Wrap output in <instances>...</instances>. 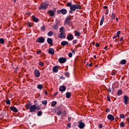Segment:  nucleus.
Returning <instances> with one entry per match:
<instances>
[{"mask_svg": "<svg viewBox=\"0 0 129 129\" xmlns=\"http://www.w3.org/2000/svg\"><path fill=\"white\" fill-rule=\"evenodd\" d=\"M61 113H62V111L59 110V111L57 112V115H60Z\"/></svg>", "mask_w": 129, "mask_h": 129, "instance_id": "obj_47", "label": "nucleus"}, {"mask_svg": "<svg viewBox=\"0 0 129 129\" xmlns=\"http://www.w3.org/2000/svg\"><path fill=\"white\" fill-rule=\"evenodd\" d=\"M59 90L61 92L65 91V90H66V87H65V86H60Z\"/></svg>", "mask_w": 129, "mask_h": 129, "instance_id": "obj_16", "label": "nucleus"}, {"mask_svg": "<svg viewBox=\"0 0 129 129\" xmlns=\"http://www.w3.org/2000/svg\"><path fill=\"white\" fill-rule=\"evenodd\" d=\"M43 85L39 84L37 85L38 89H40L41 90V89H43Z\"/></svg>", "mask_w": 129, "mask_h": 129, "instance_id": "obj_30", "label": "nucleus"}, {"mask_svg": "<svg viewBox=\"0 0 129 129\" xmlns=\"http://www.w3.org/2000/svg\"><path fill=\"white\" fill-rule=\"evenodd\" d=\"M58 66H57L53 67L52 69L53 72L54 73H57V72H58Z\"/></svg>", "mask_w": 129, "mask_h": 129, "instance_id": "obj_19", "label": "nucleus"}, {"mask_svg": "<svg viewBox=\"0 0 129 129\" xmlns=\"http://www.w3.org/2000/svg\"><path fill=\"white\" fill-rule=\"evenodd\" d=\"M48 6H49V4L46 3H42L39 8V11H41V10H46V8H48Z\"/></svg>", "mask_w": 129, "mask_h": 129, "instance_id": "obj_2", "label": "nucleus"}, {"mask_svg": "<svg viewBox=\"0 0 129 129\" xmlns=\"http://www.w3.org/2000/svg\"><path fill=\"white\" fill-rule=\"evenodd\" d=\"M60 39H65L66 38V34L64 32H61L58 36Z\"/></svg>", "mask_w": 129, "mask_h": 129, "instance_id": "obj_8", "label": "nucleus"}, {"mask_svg": "<svg viewBox=\"0 0 129 129\" xmlns=\"http://www.w3.org/2000/svg\"><path fill=\"white\" fill-rule=\"evenodd\" d=\"M58 93H59L58 92L54 93L53 94L54 96H56V95H57V94H58Z\"/></svg>", "mask_w": 129, "mask_h": 129, "instance_id": "obj_56", "label": "nucleus"}, {"mask_svg": "<svg viewBox=\"0 0 129 129\" xmlns=\"http://www.w3.org/2000/svg\"><path fill=\"white\" fill-rule=\"evenodd\" d=\"M110 20L113 21V20H115V14L114 13H112L111 16Z\"/></svg>", "mask_w": 129, "mask_h": 129, "instance_id": "obj_27", "label": "nucleus"}, {"mask_svg": "<svg viewBox=\"0 0 129 129\" xmlns=\"http://www.w3.org/2000/svg\"><path fill=\"white\" fill-rule=\"evenodd\" d=\"M42 111H39L38 112H37V115L38 116H41V115H42Z\"/></svg>", "mask_w": 129, "mask_h": 129, "instance_id": "obj_38", "label": "nucleus"}, {"mask_svg": "<svg viewBox=\"0 0 129 129\" xmlns=\"http://www.w3.org/2000/svg\"><path fill=\"white\" fill-rule=\"evenodd\" d=\"M110 111V110L109 108H107L106 110V112H109Z\"/></svg>", "mask_w": 129, "mask_h": 129, "instance_id": "obj_54", "label": "nucleus"}, {"mask_svg": "<svg viewBox=\"0 0 129 129\" xmlns=\"http://www.w3.org/2000/svg\"><path fill=\"white\" fill-rule=\"evenodd\" d=\"M77 43V40H74L73 41V44H76Z\"/></svg>", "mask_w": 129, "mask_h": 129, "instance_id": "obj_51", "label": "nucleus"}, {"mask_svg": "<svg viewBox=\"0 0 129 129\" xmlns=\"http://www.w3.org/2000/svg\"><path fill=\"white\" fill-rule=\"evenodd\" d=\"M68 56H69V57L70 58H72V53H71V52L69 53Z\"/></svg>", "mask_w": 129, "mask_h": 129, "instance_id": "obj_46", "label": "nucleus"}, {"mask_svg": "<svg viewBox=\"0 0 129 129\" xmlns=\"http://www.w3.org/2000/svg\"><path fill=\"white\" fill-rule=\"evenodd\" d=\"M67 40H69V41H72L74 39V37H73V35L72 34H69L68 35L67 37Z\"/></svg>", "mask_w": 129, "mask_h": 129, "instance_id": "obj_12", "label": "nucleus"}, {"mask_svg": "<svg viewBox=\"0 0 129 129\" xmlns=\"http://www.w3.org/2000/svg\"><path fill=\"white\" fill-rule=\"evenodd\" d=\"M59 31L60 33H62V32H64V27L63 26H61L59 29Z\"/></svg>", "mask_w": 129, "mask_h": 129, "instance_id": "obj_36", "label": "nucleus"}, {"mask_svg": "<svg viewBox=\"0 0 129 129\" xmlns=\"http://www.w3.org/2000/svg\"><path fill=\"white\" fill-rule=\"evenodd\" d=\"M67 7L70 8V10L69 11L70 14H73V12H75L76 10H81V6L80 5L77 4L72 5V3L70 2L67 3Z\"/></svg>", "mask_w": 129, "mask_h": 129, "instance_id": "obj_1", "label": "nucleus"}, {"mask_svg": "<svg viewBox=\"0 0 129 129\" xmlns=\"http://www.w3.org/2000/svg\"><path fill=\"white\" fill-rule=\"evenodd\" d=\"M99 128H102V127H103V124L102 123H100L99 124Z\"/></svg>", "mask_w": 129, "mask_h": 129, "instance_id": "obj_45", "label": "nucleus"}, {"mask_svg": "<svg viewBox=\"0 0 129 129\" xmlns=\"http://www.w3.org/2000/svg\"><path fill=\"white\" fill-rule=\"evenodd\" d=\"M0 43L1 44L5 43V39H4V38H0Z\"/></svg>", "mask_w": 129, "mask_h": 129, "instance_id": "obj_34", "label": "nucleus"}, {"mask_svg": "<svg viewBox=\"0 0 129 129\" xmlns=\"http://www.w3.org/2000/svg\"><path fill=\"white\" fill-rule=\"evenodd\" d=\"M107 118L109 120H111V121H113L114 120V116L112 114H109L107 115Z\"/></svg>", "mask_w": 129, "mask_h": 129, "instance_id": "obj_11", "label": "nucleus"}, {"mask_svg": "<svg viewBox=\"0 0 129 129\" xmlns=\"http://www.w3.org/2000/svg\"><path fill=\"white\" fill-rule=\"evenodd\" d=\"M53 34H54L53 31H49L47 33V36H48V37H52L53 36Z\"/></svg>", "mask_w": 129, "mask_h": 129, "instance_id": "obj_25", "label": "nucleus"}, {"mask_svg": "<svg viewBox=\"0 0 129 129\" xmlns=\"http://www.w3.org/2000/svg\"><path fill=\"white\" fill-rule=\"evenodd\" d=\"M47 42L48 44H49V45H53V39H52V38H48L47 39Z\"/></svg>", "mask_w": 129, "mask_h": 129, "instance_id": "obj_14", "label": "nucleus"}, {"mask_svg": "<svg viewBox=\"0 0 129 129\" xmlns=\"http://www.w3.org/2000/svg\"><path fill=\"white\" fill-rule=\"evenodd\" d=\"M74 33L75 36H76L77 37H79V36L81 35V33L78 32L77 30H75Z\"/></svg>", "mask_w": 129, "mask_h": 129, "instance_id": "obj_23", "label": "nucleus"}, {"mask_svg": "<svg viewBox=\"0 0 129 129\" xmlns=\"http://www.w3.org/2000/svg\"><path fill=\"white\" fill-rule=\"evenodd\" d=\"M116 74L115 72H112V75H115Z\"/></svg>", "mask_w": 129, "mask_h": 129, "instance_id": "obj_62", "label": "nucleus"}, {"mask_svg": "<svg viewBox=\"0 0 129 129\" xmlns=\"http://www.w3.org/2000/svg\"><path fill=\"white\" fill-rule=\"evenodd\" d=\"M71 20H72L71 18H69V17H67L66 18V20L64 21L65 24H67V25H69V24L71 23Z\"/></svg>", "mask_w": 129, "mask_h": 129, "instance_id": "obj_13", "label": "nucleus"}, {"mask_svg": "<svg viewBox=\"0 0 129 129\" xmlns=\"http://www.w3.org/2000/svg\"><path fill=\"white\" fill-rule=\"evenodd\" d=\"M60 13H61V10H58V11H57V15H59V14H60Z\"/></svg>", "mask_w": 129, "mask_h": 129, "instance_id": "obj_55", "label": "nucleus"}, {"mask_svg": "<svg viewBox=\"0 0 129 129\" xmlns=\"http://www.w3.org/2000/svg\"><path fill=\"white\" fill-rule=\"evenodd\" d=\"M60 11L61 14H62V15H66V14H67V10L66 9H62L60 10Z\"/></svg>", "mask_w": 129, "mask_h": 129, "instance_id": "obj_21", "label": "nucleus"}, {"mask_svg": "<svg viewBox=\"0 0 129 129\" xmlns=\"http://www.w3.org/2000/svg\"><path fill=\"white\" fill-rule=\"evenodd\" d=\"M122 40H123V37H121V38L120 39L119 41H120V42H122Z\"/></svg>", "mask_w": 129, "mask_h": 129, "instance_id": "obj_60", "label": "nucleus"}, {"mask_svg": "<svg viewBox=\"0 0 129 129\" xmlns=\"http://www.w3.org/2000/svg\"><path fill=\"white\" fill-rule=\"evenodd\" d=\"M48 53L49 54H51V55H54V53H55V51L54 50V49L52 48H50L48 49Z\"/></svg>", "mask_w": 129, "mask_h": 129, "instance_id": "obj_18", "label": "nucleus"}, {"mask_svg": "<svg viewBox=\"0 0 129 129\" xmlns=\"http://www.w3.org/2000/svg\"><path fill=\"white\" fill-rule=\"evenodd\" d=\"M66 94L67 98H70V97H71V93L67 92V93H66Z\"/></svg>", "mask_w": 129, "mask_h": 129, "instance_id": "obj_29", "label": "nucleus"}, {"mask_svg": "<svg viewBox=\"0 0 129 129\" xmlns=\"http://www.w3.org/2000/svg\"><path fill=\"white\" fill-rule=\"evenodd\" d=\"M10 109L11 110H12V111H14V112H18V111H19L18 109H17L16 107L14 106L10 107Z\"/></svg>", "mask_w": 129, "mask_h": 129, "instance_id": "obj_15", "label": "nucleus"}, {"mask_svg": "<svg viewBox=\"0 0 129 129\" xmlns=\"http://www.w3.org/2000/svg\"><path fill=\"white\" fill-rule=\"evenodd\" d=\"M66 61H67V58L65 57H61L58 58V62L60 63V64H63Z\"/></svg>", "mask_w": 129, "mask_h": 129, "instance_id": "obj_6", "label": "nucleus"}, {"mask_svg": "<svg viewBox=\"0 0 129 129\" xmlns=\"http://www.w3.org/2000/svg\"><path fill=\"white\" fill-rule=\"evenodd\" d=\"M37 110V105L36 104L33 105L30 107V111L31 112H36Z\"/></svg>", "mask_w": 129, "mask_h": 129, "instance_id": "obj_5", "label": "nucleus"}, {"mask_svg": "<svg viewBox=\"0 0 129 129\" xmlns=\"http://www.w3.org/2000/svg\"><path fill=\"white\" fill-rule=\"evenodd\" d=\"M107 98L108 101H110V96H107Z\"/></svg>", "mask_w": 129, "mask_h": 129, "instance_id": "obj_52", "label": "nucleus"}, {"mask_svg": "<svg viewBox=\"0 0 129 129\" xmlns=\"http://www.w3.org/2000/svg\"><path fill=\"white\" fill-rule=\"evenodd\" d=\"M122 93V90H118V91H117V95H118V96H119V95H121Z\"/></svg>", "mask_w": 129, "mask_h": 129, "instance_id": "obj_31", "label": "nucleus"}, {"mask_svg": "<svg viewBox=\"0 0 129 129\" xmlns=\"http://www.w3.org/2000/svg\"><path fill=\"white\" fill-rule=\"evenodd\" d=\"M119 35H120V31H118L117 32V34H116V37H119Z\"/></svg>", "mask_w": 129, "mask_h": 129, "instance_id": "obj_41", "label": "nucleus"}, {"mask_svg": "<svg viewBox=\"0 0 129 129\" xmlns=\"http://www.w3.org/2000/svg\"><path fill=\"white\" fill-rule=\"evenodd\" d=\"M6 104L9 105V104H11V101L10 100V99H8L6 101Z\"/></svg>", "mask_w": 129, "mask_h": 129, "instance_id": "obj_35", "label": "nucleus"}, {"mask_svg": "<svg viewBox=\"0 0 129 129\" xmlns=\"http://www.w3.org/2000/svg\"><path fill=\"white\" fill-rule=\"evenodd\" d=\"M120 63L121 64V65H125V64H126V60L122 59L120 61Z\"/></svg>", "mask_w": 129, "mask_h": 129, "instance_id": "obj_26", "label": "nucleus"}, {"mask_svg": "<svg viewBox=\"0 0 129 129\" xmlns=\"http://www.w3.org/2000/svg\"><path fill=\"white\" fill-rule=\"evenodd\" d=\"M112 89V88H110V87H109L108 88H106V90L108 92H109V93L111 92Z\"/></svg>", "mask_w": 129, "mask_h": 129, "instance_id": "obj_32", "label": "nucleus"}, {"mask_svg": "<svg viewBox=\"0 0 129 129\" xmlns=\"http://www.w3.org/2000/svg\"><path fill=\"white\" fill-rule=\"evenodd\" d=\"M68 120L70 121V120H71V117H69Z\"/></svg>", "mask_w": 129, "mask_h": 129, "instance_id": "obj_64", "label": "nucleus"}, {"mask_svg": "<svg viewBox=\"0 0 129 129\" xmlns=\"http://www.w3.org/2000/svg\"><path fill=\"white\" fill-rule=\"evenodd\" d=\"M96 47H99V43L97 42L95 44Z\"/></svg>", "mask_w": 129, "mask_h": 129, "instance_id": "obj_53", "label": "nucleus"}, {"mask_svg": "<svg viewBox=\"0 0 129 129\" xmlns=\"http://www.w3.org/2000/svg\"><path fill=\"white\" fill-rule=\"evenodd\" d=\"M89 67H92V63H90L89 64Z\"/></svg>", "mask_w": 129, "mask_h": 129, "instance_id": "obj_63", "label": "nucleus"}, {"mask_svg": "<svg viewBox=\"0 0 129 129\" xmlns=\"http://www.w3.org/2000/svg\"><path fill=\"white\" fill-rule=\"evenodd\" d=\"M48 13L50 17H54L55 16V12L52 10L48 11Z\"/></svg>", "mask_w": 129, "mask_h": 129, "instance_id": "obj_17", "label": "nucleus"}, {"mask_svg": "<svg viewBox=\"0 0 129 129\" xmlns=\"http://www.w3.org/2000/svg\"><path fill=\"white\" fill-rule=\"evenodd\" d=\"M126 121H127V122L129 123V117H127L126 118Z\"/></svg>", "mask_w": 129, "mask_h": 129, "instance_id": "obj_61", "label": "nucleus"}, {"mask_svg": "<svg viewBox=\"0 0 129 129\" xmlns=\"http://www.w3.org/2000/svg\"><path fill=\"white\" fill-rule=\"evenodd\" d=\"M31 106H32V104L31 103H27L25 105V107L27 109H30V108H31Z\"/></svg>", "mask_w": 129, "mask_h": 129, "instance_id": "obj_24", "label": "nucleus"}, {"mask_svg": "<svg viewBox=\"0 0 129 129\" xmlns=\"http://www.w3.org/2000/svg\"><path fill=\"white\" fill-rule=\"evenodd\" d=\"M64 75L65 76H67L68 78H69V75H70V74H69V72H64Z\"/></svg>", "mask_w": 129, "mask_h": 129, "instance_id": "obj_37", "label": "nucleus"}, {"mask_svg": "<svg viewBox=\"0 0 129 129\" xmlns=\"http://www.w3.org/2000/svg\"><path fill=\"white\" fill-rule=\"evenodd\" d=\"M56 104H57V102H56V101H52V103H51V106H52V107H54V106H55V105H56Z\"/></svg>", "mask_w": 129, "mask_h": 129, "instance_id": "obj_33", "label": "nucleus"}, {"mask_svg": "<svg viewBox=\"0 0 129 129\" xmlns=\"http://www.w3.org/2000/svg\"><path fill=\"white\" fill-rule=\"evenodd\" d=\"M34 74L35 77H40V75H41V73H40V71H39V70H34Z\"/></svg>", "mask_w": 129, "mask_h": 129, "instance_id": "obj_9", "label": "nucleus"}, {"mask_svg": "<svg viewBox=\"0 0 129 129\" xmlns=\"http://www.w3.org/2000/svg\"><path fill=\"white\" fill-rule=\"evenodd\" d=\"M44 42H45V38L43 37V36L38 38L36 40V43H43Z\"/></svg>", "mask_w": 129, "mask_h": 129, "instance_id": "obj_3", "label": "nucleus"}, {"mask_svg": "<svg viewBox=\"0 0 129 129\" xmlns=\"http://www.w3.org/2000/svg\"><path fill=\"white\" fill-rule=\"evenodd\" d=\"M67 126H68V127H71V123L68 124Z\"/></svg>", "mask_w": 129, "mask_h": 129, "instance_id": "obj_57", "label": "nucleus"}, {"mask_svg": "<svg viewBox=\"0 0 129 129\" xmlns=\"http://www.w3.org/2000/svg\"><path fill=\"white\" fill-rule=\"evenodd\" d=\"M104 9H105V10H107V9L108 8V7H107V6H104L103 7Z\"/></svg>", "mask_w": 129, "mask_h": 129, "instance_id": "obj_59", "label": "nucleus"}, {"mask_svg": "<svg viewBox=\"0 0 129 129\" xmlns=\"http://www.w3.org/2000/svg\"><path fill=\"white\" fill-rule=\"evenodd\" d=\"M52 29H54V30L57 31V30L59 29V23H58V22H56L55 23V24L52 26Z\"/></svg>", "mask_w": 129, "mask_h": 129, "instance_id": "obj_10", "label": "nucleus"}, {"mask_svg": "<svg viewBox=\"0 0 129 129\" xmlns=\"http://www.w3.org/2000/svg\"><path fill=\"white\" fill-rule=\"evenodd\" d=\"M38 64L39 65V66H41V67L44 66V63L43 62L40 61L38 63Z\"/></svg>", "mask_w": 129, "mask_h": 129, "instance_id": "obj_39", "label": "nucleus"}, {"mask_svg": "<svg viewBox=\"0 0 129 129\" xmlns=\"http://www.w3.org/2000/svg\"><path fill=\"white\" fill-rule=\"evenodd\" d=\"M120 117L121 118H124V117H125V116L124 115V114H121L120 115Z\"/></svg>", "mask_w": 129, "mask_h": 129, "instance_id": "obj_43", "label": "nucleus"}, {"mask_svg": "<svg viewBox=\"0 0 129 129\" xmlns=\"http://www.w3.org/2000/svg\"><path fill=\"white\" fill-rule=\"evenodd\" d=\"M27 26L28 27H29V28H31V27H32V23H30V22H28L27 23Z\"/></svg>", "mask_w": 129, "mask_h": 129, "instance_id": "obj_44", "label": "nucleus"}, {"mask_svg": "<svg viewBox=\"0 0 129 129\" xmlns=\"http://www.w3.org/2000/svg\"><path fill=\"white\" fill-rule=\"evenodd\" d=\"M42 104L44 105H46L47 104V100H43L42 102Z\"/></svg>", "mask_w": 129, "mask_h": 129, "instance_id": "obj_40", "label": "nucleus"}, {"mask_svg": "<svg viewBox=\"0 0 129 129\" xmlns=\"http://www.w3.org/2000/svg\"><path fill=\"white\" fill-rule=\"evenodd\" d=\"M78 127L80 128H83L85 126V123H83L82 120H80L78 121Z\"/></svg>", "mask_w": 129, "mask_h": 129, "instance_id": "obj_4", "label": "nucleus"}, {"mask_svg": "<svg viewBox=\"0 0 129 129\" xmlns=\"http://www.w3.org/2000/svg\"><path fill=\"white\" fill-rule=\"evenodd\" d=\"M103 22H104V16H102V17L100 23V26H102V25L103 24Z\"/></svg>", "mask_w": 129, "mask_h": 129, "instance_id": "obj_28", "label": "nucleus"}, {"mask_svg": "<svg viewBox=\"0 0 129 129\" xmlns=\"http://www.w3.org/2000/svg\"><path fill=\"white\" fill-rule=\"evenodd\" d=\"M120 126H121L122 127H123V126H124V122H121L120 123Z\"/></svg>", "mask_w": 129, "mask_h": 129, "instance_id": "obj_42", "label": "nucleus"}, {"mask_svg": "<svg viewBox=\"0 0 129 129\" xmlns=\"http://www.w3.org/2000/svg\"><path fill=\"white\" fill-rule=\"evenodd\" d=\"M68 44H69V42H68L67 41H62L61 42V46H66V45H68Z\"/></svg>", "mask_w": 129, "mask_h": 129, "instance_id": "obj_22", "label": "nucleus"}, {"mask_svg": "<svg viewBox=\"0 0 129 129\" xmlns=\"http://www.w3.org/2000/svg\"><path fill=\"white\" fill-rule=\"evenodd\" d=\"M40 109H41V107L39 106H36V110H40Z\"/></svg>", "mask_w": 129, "mask_h": 129, "instance_id": "obj_49", "label": "nucleus"}, {"mask_svg": "<svg viewBox=\"0 0 129 129\" xmlns=\"http://www.w3.org/2000/svg\"><path fill=\"white\" fill-rule=\"evenodd\" d=\"M41 31H44L45 30V26H43L41 27Z\"/></svg>", "mask_w": 129, "mask_h": 129, "instance_id": "obj_50", "label": "nucleus"}, {"mask_svg": "<svg viewBox=\"0 0 129 129\" xmlns=\"http://www.w3.org/2000/svg\"><path fill=\"white\" fill-rule=\"evenodd\" d=\"M36 53H37V54H38V55H40V54L41 53H42V51H41V50H37V51H36Z\"/></svg>", "mask_w": 129, "mask_h": 129, "instance_id": "obj_48", "label": "nucleus"}, {"mask_svg": "<svg viewBox=\"0 0 129 129\" xmlns=\"http://www.w3.org/2000/svg\"><path fill=\"white\" fill-rule=\"evenodd\" d=\"M123 99H124V104H125V105H127V104H128V100H129L128 97L126 95H124L123 97Z\"/></svg>", "mask_w": 129, "mask_h": 129, "instance_id": "obj_7", "label": "nucleus"}, {"mask_svg": "<svg viewBox=\"0 0 129 129\" xmlns=\"http://www.w3.org/2000/svg\"><path fill=\"white\" fill-rule=\"evenodd\" d=\"M32 21H33V22H35V23H38V22H39V19H38V18H36L34 16H32Z\"/></svg>", "mask_w": 129, "mask_h": 129, "instance_id": "obj_20", "label": "nucleus"}, {"mask_svg": "<svg viewBox=\"0 0 129 129\" xmlns=\"http://www.w3.org/2000/svg\"><path fill=\"white\" fill-rule=\"evenodd\" d=\"M60 79H65V78L63 76H60Z\"/></svg>", "mask_w": 129, "mask_h": 129, "instance_id": "obj_58", "label": "nucleus"}]
</instances>
